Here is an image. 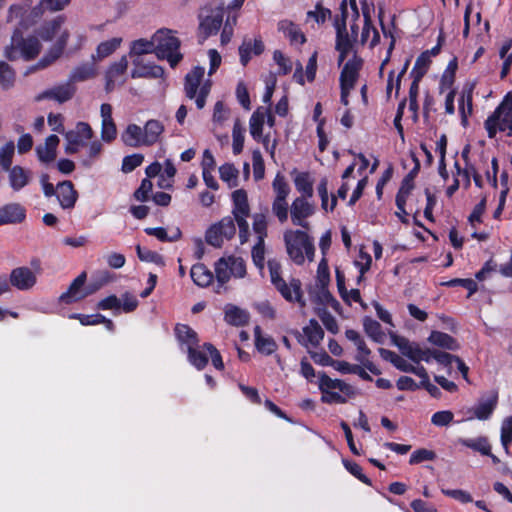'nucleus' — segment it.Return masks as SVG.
Returning <instances> with one entry per match:
<instances>
[{
    "label": "nucleus",
    "instance_id": "42",
    "mask_svg": "<svg viewBox=\"0 0 512 512\" xmlns=\"http://www.w3.org/2000/svg\"><path fill=\"white\" fill-rule=\"evenodd\" d=\"M296 189L302 194L300 197L311 198L313 196V185L308 173H300L295 180Z\"/></svg>",
    "mask_w": 512,
    "mask_h": 512
},
{
    "label": "nucleus",
    "instance_id": "31",
    "mask_svg": "<svg viewBox=\"0 0 512 512\" xmlns=\"http://www.w3.org/2000/svg\"><path fill=\"white\" fill-rule=\"evenodd\" d=\"M65 18L57 16L53 20L46 22L38 29V35L44 41H51L56 33L60 30Z\"/></svg>",
    "mask_w": 512,
    "mask_h": 512
},
{
    "label": "nucleus",
    "instance_id": "2",
    "mask_svg": "<svg viewBox=\"0 0 512 512\" xmlns=\"http://www.w3.org/2000/svg\"><path fill=\"white\" fill-rule=\"evenodd\" d=\"M169 29H159L154 34L155 55L158 59H166L172 68L182 60L183 55L178 51L180 40L171 35Z\"/></svg>",
    "mask_w": 512,
    "mask_h": 512
},
{
    "label": "nucleus",
    "instance_id": "58",
    "mask_svg": "<svg viewBox=\"0 0 512 512\" xmlns=\"http://www.w3.org/2000/svg\"><path fill=\"white\" fill-rule=\"evenodd\" d=\"M252 162H253V176L256 181H259L264 178L265 174V165L262 154L259 150L253 151L252 154Z\"/></svg>",
    "mask_w": 512,
    "mask_h": 512
},
{
    "label": "nucleus",
    "instance_id": "50",
    "mask_svg": "<svg viewBox=\"0 0 512 512\" xmlns=\"http://www.w3.org/2000/svg\"><path fill=\"white\" fill-rule=\"evenodd\" d=\"M14 151L15 145L13 141L7 142L0 149V165L3 170H9V167H11Z\"/></svg>",
    "mask_w": 512,
    "mask_h": 512
},
{
    "label": "nucleus",
    "instance_id": "62",
    "mask_svg": "<svg viewBox=\"0 0 512 512\" xmlns=\"http://www.w3.org/2000/svg\"><path fill=\"white\" fill-rule=\"evenodd\" d=\"M223 238L225 237L219 232L218 228L214 224L209 227L205 234L206 242L215 248L222 247Z\"/></svg>",
    "mask_w": 512,
    "mask_h": 512
},
{
    "label": "nucleus",
    "instance_id": "20",
    "mask_svg": "<svg viewBox=\"0 0 512 512\" xmlns=\"http://www.w3.org/2000/svg\"><path fill=\"white\" fill-rule=\"evenodd\" d=\"M70 34L67 30H64L53 47L49 50V52L40 59L37 63L38 68H45L52 64L55 60H57L63 53Z\"/></svg>",
    "mask_w": 512,
    "mask_h": 512
},
{
    "label": "nucleus",
    "instance_id": "64",
    "mask_svg": "<svg viewBox=\"0 0 512 512\" xmlns=\"http://www.w3.org/2000/svg\"><path fill=\"white\" fill-rule=\"evenodd\" d=\"M454 415L449 410L435 412L431 417V423L438 427L448 426L453 421Z\"/></svg>",
    "mask_w": 512,
    "mask_h": 512
},
{
    "label": "nucleus",
    "instance_id": "3",
    "mask_svg": "<svg viewBox=\"0 0 512 512\" xmlns=\"http://www.w3.org/2000/svg\"><path fill=\"white\" fill-rule=\"evenodd\" d=\"M271 282L282 297L289 302L302 303L301 282L292 278L289 284L281 276V264L276 260L268 261Z\"/></svg>",
    "mask_w": 512,
    "mask_h": 512
},
{
    "label": "nucleus",
    "instance_id": "48",
    "mask_svg": "<svg viewBox=\"0 0 512 512\" xmlns=\"http://www.w3.org/2000/svg\"><path fill=\"white\" fill-rule=\"evenodd\" d=\"M220 178L229 183L230 187H235L237 185V178L239 171L234 167L233 164L226 163L219 167Z\"/></svg>",
    "mask_w": 512,
    "mask_h": 512
},
{
    "label": "nucleus",
    "instance_id": "41",
    "mask_svg": "<svg viewBox=\"0 0 512 512\" xmlns=\"http://www.w3.org/2000/svg\"><path fill=\"white\" fill-rule=\"evenodd\" d=\"M266 112H262V107L258 108L250 118V133L254 139H258L262 135L263 124Z\"/></svg>",
    "mask_w": 512,
    "mask_h": 512
},
{
    "label": "nucleus",
    "instance_id": "7",
    "mask_svg": "<svg viewBox=\"0 0 512 512\" xmlns=\"http://www.w3.org/2000/svg\"><path fill=\"white\" fill-rule=\"evenodd\" d=\"M86 280V272L79 274L69 285L68 289L59 296V303L72 304L79 302L99 290L103 285V283H96L85 286Z\"/></svg>",
    "mask_w": 512,
    "mask_h": 512
},
{
    "label": "nucleus",
    "instance_id": "1",
    "mask_svg": "<svg viewBox=\"0 0 512 512\" xmlns=\"http://www.w3.org/2000/svg\"><path fill=\"white\" fill-rule=\"evenodd\" d=\"M41 50V43L35 36L24 38L20 29H15L10 45L6 46L4 55L10 60L14 61L21 56L26 61L35 59Z\"/></svg>",
    "mask_w": 512,
    "mask_h": 512
},
{
    "label": "nucleus",
    "instance_id": "12",
    "mask_svg": "<svg viewBox=\"0 0 512 512\" xmlns=\"http://www.w3.org/2000/svg\"><path fill=\"white\" fill-rule=\"evenodd\" d=\"M77 88L69 80L65 83L47 89L36 96V101L44 99L54 100L62 104L71 100L76 94Z\"/></svg>",
    "mask_w": 512,
    "mask_h": 512
},
{
    "label": "nucleus",
    "instance_id": "18",
    "mask_svg": "<svg viewBox=\"0 0 512 512\" xmlns=\"http://www.w3.org/2000/svg\"><path fill=\"white\" fill-rule=\"evenodd\" d=\"M133 64L135 65V69L131 72L132 78H162L164 75L163 67L150 64L143 63L141 59L136 58L133 60Z\"/></svg>",
    "mask_w": 512,
    "mask_h": 512
},
{
    "label": "nucleus",
    "instance_id": "34",
    "mask_svg": "<svg viewBox=\"0 0 512 512\" xmlns=\"http://www.w3.org/2000/svg\"><path fill=\"white\" fill-rule=\"evenodd\" d=\"M232 200L234 203L233 215H249L250 208L247 193L244 189L235 190L232 193Z\"/></svg>",
    "mask_w": 512,
    "mask_h": 512
},
{
    "label": "nucleus",
    "instance_id": "36",
    "mask_svg": "<svg viewBox=\"0 0 512 512\" xmlns=\"http://www.w3.org/2000/svg\"><path fill=\"white\" fill-rule=\"evenodd\" d=\"M459 442L461 445L479 452L482 455L490 454L491 445L485 436H480L475 439H460Z\"/></svg>",
    "mask_w": 512,
    "mask_h": 512
},
{
    "label": "nucleus",
    "instance_id": "32",
    "mask_svg": "<svg viewBox=\"0 0 512 512\" xmlns=\"http://www.w3.org/2000/svg\"><path fill=\"white\" fill-rule=\"evenodd\" d=\"M335 369L342 374H355L364 381H372V377L366 372V368L358 364H350L347 361L336 362Z\"/></svg>",
    "mask_w": 512,
    "mask_h": 512
},
{
    "label": "nucleus",
    "instance_id": "43",
    "mask_svg": "<svg viewBox=\"0 0 512 512\" xmlns=\"http://www.w3.org/2000/svg\"><path fill=\"white\" fill-rule=\"evenodd\" d=\"M358 354L355 359L359 363H361L368 371H370L374 375L381 374L380 369H378L373 362L369 360V356L371 354V350L367 347L366 343L359 347Z\"/></svg>",
    "mask_w": 512,
    "mask_h": 512
},
{
    "label": "nucleus",
    "instance_id": "55",
    "mask_svg": "<svg viewBox=\"0 0 512 512\" xmlns=\"http://www.w3.org/2000/svg\"><path fill=\"white\" fill-rule=\"evenodd\" d=\"M366 334L375 342L382 343L385 337L380 322H363Z\"/></svg>",
    "mask_w": 512,
    "mask_h": 512
},
{
    "label": "nucleus",
    "instance_id": "57",
    "mask_svg": "<svg viewBox=\"0 0 512 512\" xmlns=\"http://www.w3.org/2000/svg\"><path fill=\"white\" fill-rule=\"evenodd\" d=\"M220 233L226 238L231 239L236 233L234 220L231 217H224L218 223L214 224Z\"/></svg>",
    "mask_w": 512,
    "mask_h": 512
},
{
    "label": "nucleus",
    "instance_id": "44",
    "mask_svg": "<svg viewBox=\"0 0 512 512\" xmlns=\"http://www.w3.org/2000/svg\"><path fill=\"white\" fill-rule=\"evenodd\" d=\"M336 29V49L345 48L352 50L353 47V38L351 39L349 37V34L346 29V24L344 22L340 23L339 25H335Z\"/></svg>",
    "mask_w": 512,
    "mask_h": 512
},
{
    "label": "nucleus",
    "instance_id": "14",
    "mask_svg": "<svg viewBox=\"0 0 512 512\" xmlns=\"http://www.w3.org/2000/svg\"><path fill=\"white\" fill-rule=\"evenodd\" d=\"M37 282L36 274L26 266L14 268L10 273V283L21 291L30 290Z\"/></svg>",
    "mask_w": 512,
    "mask_h": 512
},
{
    "label": "nucleus",
    "instance_id": "4",
    "mask_svg": "<svg viewBox=\"0 0 512 512\" xmlns=\"http://www.w3.org/2000/svg\"><path fill=\"white\" fill-rule=\"evenodd\" d=\"M211 358L212 365L216 370L223 371L225 366L219 350L211 343L206 342L203 345L190 347L187 350V359L189 363L197 370H203Z\"/></svg>",
    "mask_w": 512,
    "mask_h": 512
},
{
    "label": "nucleus",
    "instance_id": "17",
    "mask_svg": "<svg viewBox=\"0 0 512 512\" xmlns=\"http://www.w3.org/2000/svg\"><path fill=\"white\" fill-rule=\"evenodd\" d=\"M56 196L63 209H72L77 202L78 192L70 180H64L57 184Z\"/></svg>",
    "mask_w": 512,
    "mask_h": 512
},
{
    "label": "nucleus",
    "instance_id": "54",
    "mask_svg": "<svg viewBox=\"0 0 512 512\" xmlns=\"http://www.w3.org/2000/svg\"><path fill=\"white\" fill-rule=\"evenodd\" d=\"M272 187L276 192L275 198L286 199L290 192V187L285 180V177L278 173L272 183Z\"/></svg>",
    "mask_w": 512,
    "mask_h": 512
},
{
    "label": "nucleus",
    "instance_id": "16",
    "mask_svg": "<svg viewBox=\"0 0 512 512\" xmlns=\"http://www.w3.org/2000/svg\"><path fill=\"white\" fill-rule=\"evenodd\" d=\"M26 218V210L19 203H10L0 207V226L22 223Z\"/></svg>",
    "mask_w": 512,
    "mask_h": 512
},
{
    "label": "nucleus",
    "instance_id": "8",
    "mask_svg": "<svg viewBox=\"0 0 512 512\" xmlns=\"http://www.w3.org/2000/svg\"><path fill=\"white\" fill-rule=\"evenodd\" d=\"M224 11L221 7L204 8L199 14L198 39L203 42L220 30L223 23Z\"/></svg>",
    "mask_w": 512,
    "mask_h": 512
},
{
    "label": "nucleus",
    "instance_id": "22",
    "mask_svg": "<svg viewBox=\"0 0 512 512\" xmlns=\"http://www.w3.org/2000/svg\"><path fill=\"white\" fill-rule=\"evenodd\" d=\"M254 337L255 348L260 354L269 356L278 349L276 341L271 336L263 334L258 325L254 328Z\"/></svg>",
    "mask_w": 512,
    "mask_h": 512
},
{
    "label": "nucleus",
    "instance_id": "29",
    "mask_svg": "<svg viewBox=\"0 0 512 512\" xmlns=\"http://www.w3.org/2000/svg\"><path fill=\"white\" fill-rule=\"evenodd\" d=\"M428 340L435 346L451 351H457L460 348L458 341L444 332L432 331Z\"/></svg>",
    "mask_w": 512,
    "mask_h": 512
},
{
    "label": "nucleus",
    "instance_id": "26",
    "mask_svg": "<svg viewBox=\"0 0 512 512\" xmlns=\"http://www.w3.org/2000/svg\"><path fill=\"white\" fill-rule=\"evenodd\" d=\"M163 131L164 126L160 121L155 119L147 121L144 125V128L142 129L144 146H151L155 144Z\"/></svg>",
    "mask_w": 512,
    "mask_h": 512
},
{
    "label": "nucleus",
    "instance_id": "10",
    "mask_svg": "<svg viewBox=\"0 0 512 512\" xmlns=\"http://www.w3.org/2000/svg\"><path fill=\"white\" fill-rule=\"evenodd\" d=\"M138 306V300L135 295L126 292L117 297L116 295H109L98 302L97 308L100 310H112L114 315L119 312L129 313L134 311Z\"/></svg>",
    "mask_w": 512,
    "mask_h": 512
},
{
    "label": "nucleus",
    "instance_id": "11",
    "mask_svg": "<svg viewBox=\"0 0 512 512\" xmlns=\"http://www.w3.org/2000/svg\"><path fill=\"white\" fill-rule=\"evenodd\" d=\"M315 213V206L308 202L307 198L297 197L292 202L290 208L291 221L294 225L300 226L306 230L310 228L307 218Z\"/></svg>",
    "mask_w": 512,
    "mask_h": 512
},
{
    "label": "nucleus",
    "instance_id": "45",
    "mask_svg": "<svg viewBox=\"0 0 512 512\" xmlns=\"http://www.w3.org/2000/svg\"><path fill=\"white\" fill-rule=\"evenodd\" d=\"M330 282V273L328 268V263L325 258H323L317 268V277H316V286L326 293V288Z\"/></svg>",
    "mask_w": 512,
    "mask_h": 512
},
{
    "label": "nucleus",
    "instance_id": "30",
    "mask_svg": "<svg viewBox=\"0 0 512 512\" xmlns=\"http://www.w3.org/2000/svg\"><path fill=\"white\" fill-rule=\"evenodd\" d=\"M193 282L201 287L208 286L213 281V273L204 264H195L190 270Z\"/></svg>",
    "mask_w": 512,
    "mask_h": 512
},
{
    "label": "nucleus",
    "instance_id": "51",
    "mask_svg": "<svg viewBox=\"0 0 512 512\" xmlns=\"http://www.w3.org/2000/svg\"><path fill=\"white\" fill-rule=\"evenodd\" d=\"M501 444L507 454H509V445L512 443V415L507 417L501 426Z\"/></svg>",
    "mask_w": 512,
    "mask_h": 512
},
{
    "label": "nucleus",
    "instance_id": "15",
    "mask_svg": "<svg viewBox=\"0 0 512 512\" xmlns=\"http://www.w3.org/2000/svg\"><path fill=\"white\" fill-rule=\"evenodd\" d=\"M361 67L362 59L354 56L352 59L348 60L340 73V87L354 89Z\"/></svg>",
    "mask_w": 512,
    "mask_h": 512
},
{
    "label": "nucleus",
    "instance_id": "35",
    "mask_svg": "<svg viewBox=\"0 0 512 512\" xmlns=\"http://www.w3.org/2000/svg\"><path fill=\"white\" fill-rule=\"evenodd\" d=\"M144 231L147 235L154 236L161 242H175L178 241L182 236V232L178 227L172 231L171 235H168L167 230L163 227H149L145 228Z\"/></svg>",
    "mask_w": 512,
    "mask_h": 512
},
{
    "label": "nucleus",
    "instance_id": "25",
    "mask_svg": "<svg viewBox=\"0 0 512 512\" xmlns=\"http://www.w3.org/2000/svg\"><path fill=\"white\" fill-rule=\"evenodd\" d=\"M264 48V44L260 38L255 39L253 44L251 40L244 39L238 49L241 64L246 66L251 59V52L258 56L264 52Z\"/></svg>",
    "mask_w": 512,
    "mask_h": 512
},
{
    "label": "nucleus",
    "instance_id": "59",
    "mask_svg": "<svg viewBox=\"0 0 512 512\" xmlns=\"http://www.w3.org/2000/svg\"><path fill=\"white\" fill-rule=\"evenodd\" d=\"M65 137L68 142L65 147V152L67 154H74V153L78 152V149L80 146L86 145L85 142L83 141V139L79 138V134L74 133V131L67 132Z\"/></svg>",
    "mask_w": 512,
    "mask_h": 512
},
{
    "label": "nucleus",
    "instance_id": "27",
    "mask_svg": "<svg viewBox=\"0 0 512 512\" xmlns=\"http://www.w3.org/2000/svg\"><path fill=\"white\" fill-rule=\"evenodd\" d=\"M175 335L181 344L187 346V350L190 349V347L197 346L199 343L197 333L187 324L177 322Z\"/></svg>",
    "mask_w": 512,
    "mask_h": 512
},
{
    "label": "nucleus",
    "instance_id": "60",
    "mask_svg": "<svg viewBox=\"0 0 512 512\" xmlns=\"http://www.w3.org/2000/svg\"><path fill=\"white\" fill-rule=\"evenodd\" d=\"M441 492L462 504L470 503L473 501L472 496L469 492L462 489H441Z\"/></svg>",
    "mask_w": 512,
    "mask_h": 512
},
{
    "label": "nucleus",
    "instance_id": "38",
    "mask_svg": "<svg viewBox=\"0 0 512 512\" xmlns=\"http://www.w3.org/2000/svg\"><path fill=\"white\" fill-rule=\"evenodd\" d=\"M149 53L155 54L154 35L152 36L151 40L141 38L132 42L130 50L131 56H141Z\"/></svg>",
    "mask_w": 512,
    "mask_h": 512
},
{
    "label": "nucleus",
    "instance_id": "21",
    "mask_svg": "<svg viewBox=\"0 0 512 512\" xmlns=\"http://www.w3.org/2000/svg\"><path fill=\"white\" fill-rule=\"evenodd\" d=\"M8 172L9 184L14 191H20L31 181L32 173L30 170L23 168L22 166L16 165L9 167Z\"/></svg>",
    "mask_w": 512,
    "mask_h": 512
},
{
    "label": "nucleus",
    "instance_id": "47",
    "mask_svg": "<svg viewBox=\"0 0 512 512\" xmlns=\"http://www.w3.org/2000/svg\"><path fill=\"white\" fill-rule=\"evenodd\" d=\"M342 462L344 467L350 474H352L355 478H357L360 482L364 483L365 485L372 486L371 479L363 473L362 467L358 463L347 459H343Z\"/></svg>",
    "mask_w": 512,
    "mask_h": 512
},
{
    "label": "nucleus",
    "instance_id": "49",
    "mask_svg": "<svg viewBox=\"0 0 512 512\" xmlns=\"http://www.w3.org/2000/svg\"><path fill=\"white\" fill-rule=\"evenodd\" d=\"M437 457L436 453L433 450H429L426 448H420L415 450L409 459L410 465L420 464L425 461H433Z\"/></svg>",
    "mask_w": 512,
    "mask_h": 512
},
{
    "label": "nucleus",
    "instance_id": "5",
    "mask_svg": "<svg viewBox=\"0 0 512 512\" xmlns=\"http://www.w3.org/2000/svg\"><path fill=\"white\" fill-rule=\"evenodd\" d=\"M245 275L246 266L241 257L229 256L220 258L215 263L216 292L221 293V289H226L224 285L230 280L231 276L243 278Z\"/></svg>",
    "mask_w": 512,
    "mask_h": 512
},
{
    "label": "nucleus",
    "instance_id": "6",
    "mask_svg": "<svg viewBox=\"0 0 512 512\" xmlns=\"http://www.w3.org/2000/svg\"><path fill=\"white\" fill-rule=\"evenodd\" d=\"M484 126L491 139L496 136L497 131H512V98H509V95L485 120Z\"/></svg>",
    "mask_w": 512,
    "mask_h": 512
},
{
    "label": "nucleus",
    "instance_id": "28",
    "mask_svg": "<svg viewBox=\"0 0 512 512\" xmlns=\"http://www.w3.org/2000/svg\"><path fill=\"white\" fill-rule=\"evenodd\" d=\"M121 140L129 147L144 146L142 128L136 124H129L121 134Z\"/></svg>",
    "mask_w": 512,
    "mask_h": 512
},
{
    "label": "nucleus",
    "instance_id": "24",
    "mask_svg": "<svg viewBox=\"0 0 512 512\" xmlns=\"http://www.w3.org/2000/svg\"><path fill=\"white\" fill-rule=\"evenodd\" d=\"M203 76L204 68L200 66H196L185 76L184 90L189 99H194L196 97Z\"/></svg>",
    "mask_w": 512,
    "mask_h": 512
},
{
    "label": "nucleus",
    "instance_id": "19",
    "mask_svg": "<svg viewBox=\"0 0 512 512\" xmlns=\"http://www.w3.org/2000/svg\"><path fill=\"white\" fill-rule=\"evenodd\" d=\"M59 142V137L52 134L45 139V143L43 145H38L36 147V154L39 161L45 164L53 162L57 157V147Z\"/></svg>",
    "mask_w": 512,
    "mask_h": 512
},
{
    "label": "nucleus",
    "instance_id": "56",
    "mask_svg": "<svg viewBox=\"0 0 512 512\" xmlns=\"http://www.w3.org/2000/svg\"><path fill=\"white\" fill-rule=\"evenodd\" d=\"M272 212L281 223L288 219V203L286 199L275 198L272 203Z\"/></svg>",
    "mask_w": 512,
    "mask_h": 512
},
{
    "label": "nucleus",
    "instance_id": "61",
    "mask_svg": "<svg viewBox=\"0 0 512 512\" xmlns=\"http://www.w3.org/2000/svg\"><path fill=\"white\" fill-rule=\"evenodd\" d=\"M46 9V5L42 4V0H40L39 4L36 5L28 14L26 19L22 20V25L25 28L35 24L44 14Z\"/></svg>",
    "mask_w": 512,
    "mask_h": 512
},
{
    "label": "nucleus",
    "instance_id": "52",
    "mask_svg": "<svg viewBox=\"0 0 512 512\" xmlns=\"http://www.w3.org/2000/svg\"><path fill=\"white\" fill-rule=\"evenodd\" d=\"M128 67V60L126 56H122L121 59L117 62H114L108 68L106 74L109 77V81H116V79L123 75Z\"/></svg>",
    "mask_w": 512,
    "mask_h": 512
},
{
    "label": "nucleus",
    "instance_id": "46",
    "mask_svg": "<svg viewBox=\"0 0 512 512\" xmlns=\"http://www.w3.org/2000/svg\"><path fill=\"white\" fill-rule=\"evenodd\" d=\"M15 72L12 67L4 62L0 61V86L3 89H9L14 85Z\"/></svg>",
    "mask_w": 512,
    "mask_h": 512
},
{
    "label": "nucleus",
    "instance_id": "9",
    "mask_svg": "<svg viewBox=\"0 0 512 512\" xmlns=\"http://www.w3.org/2000/svg\"><path fill=\"white\" fill-rule=\"evenodd\" d=\"M309 239V235L302 230H289L284 233L287 254L295 264L302 265L304 263L303 251Z\"/></svg>",
    "mask_w": 512,
    "mask_h": 512
},
{
    "label": "nucleus",
    "instance_id": "13",
    "mask_svg": "<svg viewBox=\"0 0 512 512\" xmlns=\"http://www.w3.org/2000/svg\"><path fill=\"white\" fill-rule=\"evenodd\" d=\"M498 397V392L496 390H493L488 398L479 399L478 403L474 407L469 409L468 412L472 413V415L468 417V420L474 418L481 421L488 420L492 416L494 410L497 407Z\"/></svg>",
    "mask_w": 512,
    "mask_h": 512
},
{
    "label": "nucleus",
    "instance_id": "63",
    "mask_svg": "<svg viewBox=\"0 0 512 512\" xmlns=\"http://www.w3.org/2000/svg\"><path fill=\"white\" fill-rule=\"evenodd\" d=\"M144 156L142 154H132L125 156L122 161V171L124 173L132 172L142 164Z\"/></svg>",
    "mask_w": 512,
    "mask_h": 512
},
{
    "label": "nucleus",
    "instance_id": "37",
    "mask_svg": "<svg viewBox=\"0 0 512 512\" xmlns=\"http://www.w3.org/2000/svg\"><path fill=\"white\" fill-rule=\"evenodd\" d=\"M431 59L428 57V53H421L416 59L415 65L410 73L413 80L421 81L424 75L427 73Z\"/></svg>",
    "mask_w": 512,
    "mask_h": 512
},
{
    "label": "nucleus",
    "instance_id": "53",
    "mask_svg": "<svg viewBox=\"0 0 512 512\" xmlns=\"http://www.w3.org/2000/svg\"><path fill=\"white\" fill-rule=\"evenodd\" d=\"M136 252L141 261L164 265L163 257L157 252L142 248L140 245L136 246Z\"/></svg>",
    "mask_w": 512,
    "mask_h": 512
},
{
    "label": "nucleus",
    "instance_id": "40",
    "mask_svg": "<svg viewBox=\"0 0 512 512\" xmlns=\"http://www.w3.org/2000/svg\"><path fill=\"white\" fill-rule=\"evenodd\" d=\"M303 332L313 347H317L324 337V331L319 322H310V325L303 328Z\"/></svg>",
    "mask_w": 512,
    "mask_h": 512
},
{
    "label": "nucleus",
    "instance_id": "33",
    "mask_svg": "<svg viewBox=\"0 0 512 512\" xmlns=\"http://www.w3.org/2000/svg\"><path fill=\"white\" fill-rule=\"evenodd\" d=\"M122 38L115 37L101 42L96 49V54L91 56L93 61L102 60L111 55L121 44Z\"/></svg>",
    "mask_w": 512,
    "mask_h": 512
},
{
    "label": "nucleus",
    "instance_id": "23",
    "mask_svg": "<svg viewBox=\"0 0 512 512\" xmlns=\"http://www.w3.org/2000/svg\"><path fill=\"white\" fill-rule=\"evenodd\" d=\"M97 75V69L95 66V61L86 62L75 67L70 75L68 80L75 85L78 82H84L86 80L92 79Z\"/></svg>",
    "mask_w": 512,
    "mask_h": 512
},
{
    "label": "nucleus",
    "instance_id": "39",
    "mask_svg": "<svg viewBox=\"0 0 512 512\" xmlns=\"http://www.w3.org/2000/svg\"><path fill=\"white\" fill-rule=\"evenodd\" d=\"M380 352L381 355L385 359L389 360L398 370L406 373H411V371H414V366L409 364L405 359H403L395 352L383 348L380 349Z\"/></svg>",
    "mask_w": 512,
    "mask_h": 512
}]
</instances>
